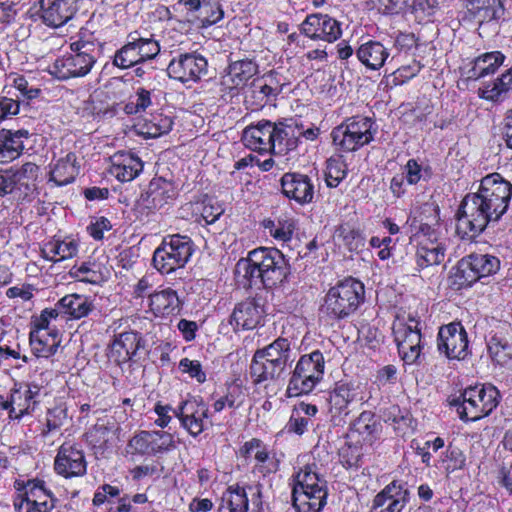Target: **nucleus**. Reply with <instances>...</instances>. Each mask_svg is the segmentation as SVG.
<instances>
[{"label": "nucleus", "mask_w": 512, "mask_h": 512, "mask_svg": "<svg viewBox=\"0 0 512 512\" xmlns=\"http://www.w3.org/2000/svg\"><path fill=\"white\" fill-rule=\"evenodd\" d=\"M512 184L499 173L482 178L479 189L467 194L457 212L456 230L462 237L480 234L490 221H498L507 211Z\"/></svg>", "instance_id": "nucleus-1"}, {"label": "nucleus", "mask_w": 512, "mask_h": 512, "mask_svg": "<svg viewBox=\"0 0 512 512\" xmlns=\"http://www.w3.org/2000/svg\"><path fill=\"white\" fill-rule=\"evenodd\" d=\"M326 498L325 481L319 478L315 465H306L295 475L292 500L297 512H319Z\"/></svg>", "instance_id": "nucleus-2"}, {"label": "nucleus", "mask_w": 512, "mask_h": 512, "mask_svg": "<svg viewBox=\"0 0 512 512\" xmlns=\"http://www.w3.org/2000/svg\"><path fill=\"white\" fill-rule=\"evenodd\" d=\"M364 298V284L353 277H347L329 289L323 311L333 319H345L358 309Z\"/></svg>", "instance_id": "nucleus-3"}, {"label": "nucleus", "mask_w": 512, "mask_h": 512, "mask_svg": "<svg viewBox=\"0 0 512 512\" xmlns=\"http://www.w3.org/2000/svg\"><path fill=\"white\" fill-rule=\"evenodd\" d=\"M499 392L494 386L475 385L467 387L451 405L461 420L477 421L488 416L498 405Z\"/></svg>", "instance_id": "nucleus-4"}, {"label": "nucleus", "mask_w": 512, "mask_h": 512, "mask_svg": "<svg viewBox=\"0 0 512 512\" xmlns=\"http://www.w3.org/2000/svg\"><path fill=\"white\" fill-rule=\"evenodd\" d=\"M71 53L57 59L51 74L60 80L84 77L96 63V46L93 42L78 40L70 44Z\"/></svg>", "instance_id": "nucleus-5"}, {"label": "nucleus", "mask_w": 512, "mask_h": 512, "mask_svg": "<svg viewBox=\"0 0 512 512\" xmlns=\"http://www.w3.org/2000/svg\"><path fill=\"white\" fill-rule=\"evenodd\" d=\"M324 374V357L320 351L303 355L296 364L287 387L289 397L310 393Z\"/></svg>", "instance_id": "nucleus-6"}, {"label": "nucleus", "mask_w": 512, "mask_h": 512, "mask_svg": "<svg viewBox=\"0 0 512 512\" xmlns=\"http://www.w3.org/2000/svg\"><path fill=\"white\" fill-rule=\"evenodd\" d=\"M372 126L368 117H351L332 130L333 144L344 152L356 151L373 140Z\"/></svg>", "instance_id": "nucleus-7"}, {"label": "nucleus", "mask_w": 512, "mask_h": 512, "mask_svg": "<svg viewBox=\"0 0 512 512\" xmlns=\"http://www.w3.org/2000/svg\"><path fill=\"white\" fill-rule=\"evenodd\" d=\"M38 171V166L31 162L0 170V197L11 195L14 200H25L35 190Z\"/></svg>", "instance_id": "nucleus-8"}, {"label": "nucleus", "mask_w": 512, "mask_h": 512, "mask_svg": "<svg viewBox=\"0 0 512 512\" xmlns=\"http://www.w3.org/2000/svg\"><path fill=\"white\" fill-rule=\"evenodd\" d=\"M499 258H461L449 276V285L454 290L470 287L482 277L497 272Z\"/></svg>", "instance_id": "nucleus-9"}, {"label": "nucleus", "mask_w": 512, "mask_h": 512, "mask_svg": "<svg viewBox=\"0 0 512 512\" xmlns=\"http://www.w3.org/2000/svg\"><path fill=\"white\" fill-rule=\"evenodd\" d=\"M259 510L262 505V485H231L223 493L219 512H247L249 506Z\"/></svg>", "instance_id": "nucleus-10"}, {"label": "nucleus", "mask_w": 512, "mask_h": 512, "mask_svg": "<svg viewBox=\"0 0 512 512\" xmlns=\"http://www.w3.org/2000/svg\"><path fill=\"white\" fill-rule=\"evenodd\" d=\"M398 352L406 364H413L420 357L421 332L419 321L409 317L408 322L398 321L393 327Z\"/></svg>", "instance_id": "nucleus-11"}, {"label": "nucleus", "mask_w": 512, "mask_h": 512, "mask_svg": "<svg viewBox=\"0 0 512 512\" xmlns=\"http://www.w3.org/2000/svg\"><path fill=\"white\" fill-rule=\"evenodd\" d=\"M438 350L450 360H464L469 354L468 335L460 322H452L440 327Z\"/></svg>", "instance_id": "nucleus-12"}, {"label": "nucleus", "mask_w": 512, "mask_h": 512, "mask_svg": "<svg viewBox=\"0 0 512 512\" xmlns=\"http://www.w3.org/2000/svg\"><path fill=\"white\" fill-rule=\"evenodd\" d=\"M208 62L199 53H183L174 57L168 67L170 78L181 83L197 82L207 73Z\"/></svg>", "instance_id": "nucleus-13"}, {"label": "nucleus", "mask_w": 512, "mask_h": 512, "mask_svg": "<svg viewBox=\"0 0 512 512\" xmlns=\"http://www.w3.org/2000/svg\"><path fill=\"white\" fill-rule=\"evenodd\" d=\"M54 469L57 474L65 478L83 476L86 473L87 463L80 445L64 442L55 457Z\"/></svg>", "instance_id": "nucleus-14"}, {"label": "nucleus", "mask_w": 512, "mask_h": 512, "mask_svg": "<svg viewBox=\"0 0 512 512\" xmlns=\"http://www.w3.org/2000/svg\"><path fill=\"white\" fill-rule=\"evenodd\" d=\"M208 412L207 405L197 397H190L182 401L178 408L173 410L175 416L180 420L181 426L193 437L204 431Z\"/></svg>", "instance_id": "nucleus-15"}, {"label": "nucleus", "mask_w": 512, "mask_h": 512, "mask_svg": "<svg viewBox=\"0 0 512 512\" xmlns=\"http://www.w3.org/2000/svg\"><path fill=\"white\" fill-rule=\"evenodd\" d=\"M300 31L313 40L334 42L342 35L341 24L327 14H311L300 25Z\"/></svg>", "instance_id": "nucleus-16"}, {"label": "nucleus", "mask_w": 512, "mask_h": 512, "mask_svg": "<svg viewBox=\"0 0 512 512\" xmlns=\"http://www.w3.org/2000/svg\"><path fill=\"white\" fill-rule=\"evenodd\" d=\"M283 194L300 205L313 201L315 190L312 180L304 174L285 173L281 178Z\"/></svg>", "instance_id": "nucleus-17"}, {"label": "nucleus", "mask_w": 512, "mask_h": 512, "mask_svg": "<svg viewBox=\"0 0 512 512\" xmlns=\"http://www.w3.org/2000/svg\"><path fill=\"white\" fill-rule=\"evenodd\" d=\"M256 72L257 65L251 60L244 59L231 63L220 81L223 96L244 86Z\"/></svg>", "instance_id": "nucleus-18"}, {"label": "nucleus", "mask_w": 512, "mask_h": 512, "mask_svg": "<svg viewBox=\"0 0 512 512\" xmlns=\"http://www.w3.org/2000/svg\"><path fill=\"white\" fill-rule=\"evenodd\" d=\"M408 498L409 492L392 482L375 496L371 512H401Z\"/></svg>", "instance_id": "nucleus-19"}, {"label": "nucleus", "mask_w": 512, "mask_h": 512, "mask_svg": "<svg viewBox=\"0 0 512 512\" xmlns=\"http://www.w3.org/2000/svg\"><path fill=\"white\" fill-rule=\"evenodd\" d=\"M275 131V123L261 120L246 127L242 133L243 144L253 151L270 152L271 139Z\"/></svg>", "instance_id": "nucleus-20"}, {"label": "nucleus", "mask_w": 512, "mask_h": 512, "mask_svg": "<svg viewBox=\"0 0 512 512\" xmlns=\"http://www.w3.org/2000/svg\"><path fill=\"white\" fill-rule=\"evenodd\" d=\"M264 313L261 298H248L234 308L231 323H235L237 328L244 330L254 329L260 323Z\"/></svg>", "instance_id": "nucleus-21"}, {"label": "nucleus", "mask_w": 512, "mask_h": 512, "mask_svg": "<svg viewBox=\"0 0 512 512\" xmlns=\"http://www.w3.org/2000/svg\"><path fill=\"white\" fill-rule=\"evenodd\" d=\"M291 362L278 359L260 360L253 357L250 364V375L255 384L263 382H277L283 380L286 368Z\"/></svg>", "instance_id": "nucleus-22"}, {"label": "nucleus", "mask_w": 512, "mask_h": 512, "mask_svg": "<svg viewBox=\"0 0 512 512\" xmlns=\"http://www.w3.org/2000/svg\"><path fill=\"white\" fill-rule=\"evenodd\" d=\"M76 0H41V17L51 27H60L76 12Z\"/></svg>", "instance_id": "nucleus-23"}, {"label": "nucleus", "mask_w": 512, "mask_h": 512, "mask_svg": "<svg viewBox=\"0 0 512 512\" xmlns=\"http://www.w3.org/2000/svg\"><path fill=\"white\" fill-rule=\"evenodd\" d=\"M26 129L0 130V163H8L18 158L24 150V139H28Z\"/></svg>", "instance_id": "nucleus-24"}, {"label": "nucleus", "mask_w": 512, "mask_h": 512, "mask_svg": "<svg viewBox=\"0 0 512 512\" xmlns=\"http://www.w3.org/2000/svg\"><path fill=\"white\" fill-rule=\"evenodd\" d=\"M173 197L174 189L168 181L161 178L153 179L149 183L147 191L141 194L140 204L147 210H157Z\"/></svg>", "instance_id": "nucleus-25"}, {"label": "nucleus", "mask_w": 512, "mask_h": 512, "mask_svg": "<svg viewBox=\"0 0 512 512\" xmlns=\"http://www.w3.org/2000/svg\"><path fill=\"white\" fill-rule=\"evenodd\" d=\"M143 170V162L131 153H117L112 157L110 173L121 182L135 179Z\"/></svg>", "instance_id": "nucleus-26"}, {"label": "nucleus", "mask_w": 512, "mask_h": 512, "mask_svg": "<svg viewBox=\"0 0 512 512\" xmlns=\"http://www.w3.org/2000/svg\"><path fill=\"white\" fill-rule=\"evenodd\" d=\"M505 55L500 51L486 52L472 61V66L466 72L467 79L478 80L494 74L503 65Z\"/></svg>", "instance_id": "nucleus-27"}, {"label": "nucleus", "mask_w": 512, "mask_h": 512, "mask_svg": "<svg viewBox=\"0 0 512 512\" xmlns=\"http://www.w3.org/2000/svg\"><path fill=\"white\" fill-rule=\"evenodd\" d=\"M296 128L292 125H285L282 122L275 123V131L271 139L272 154H286L287 152L295 149L298 145V136L296 135Z\"/></svg>", "instance_id": "nucleus-28"}, {"label": "nucleus", "mask_w": 512, "mask_h": 512, "mask_svg": "<svg viewBox=\"0 0 512 512\" xmlns=\"http://www.w3.org/2000/svg\"><path fill=\"white\" fill-rule=\"evenodd\" d=\"M356 54L359 61L371 70L380 69L389 57L388 49L378 41L362 44Z\"/></svg>", "instance_id": "nucleus-29"}, {"label": "nucleus", "mask_w": 512, "mask_h": 512, "mask_svg": "<svg viewBox=\"0 0 512 512\" xmlns=\"http://www.w3.org/2000/svg\"><path fill=\"white\" fill-rule=\"evenodd\" d=\"M140 347L141 337L137 333L124 332L113 341L111 354L118 362H126L136 355Z\"/></svg>", "instance_id": "nucleus-30"}, {"label": "nucleus", "mask_w": 512, "mask_h": 512, "mask_svg": "<svg viewBox=\"0 0 512 512\" xmlns=\"http://www.w3.org/2000/svg\"><path fill=\"white\" fill-rule=\"evenodd\" d=\"M60 336L57 330H31L30 343L37 356L50 357L54 355L60 345Z\"/></svg>", "instance_id": "nucleus-31"}, {"label": "nucleus", "mask_w": 512, "mask_h": 512, "mask_svg": "<svg viewBox=\"0 0 512 512\" xmlns=\"http://www.w3.org/2000/svg\"><path fill=\"white\" fill-rule=\"evenodd\" d=\"M76 155L72 152L59 158L50 171V180L57 186H64L74 181L79 173V167L76 164Z\"/></svg>", "instance_id": "nucleus-32"}, {"label": "nucleus", "mask_w": 512, "mask_h": 512, "mask_svg": "<svg viewBox=\"0 0 512 512\" xmlns=\"http://www.w3.org/2000/svg\"><path fill=\"white\" fill-rule=\"evenodd\" d=\"M355 395L351 384H337L329 395V412L332 418L347 416L349 414L348 405L354 400Z\"/></svg>", "instance_id": "nucleus-33"}, {"label": "nucleus", "mask_w": 512, "mask_h": 512, "mask_svg": "<svg viewBox=\"0 0 512 512\" xmlns=\"http://www.w3.org/2000/svg\"><path fill=\"white\" fill-rule=\"evenodd\" d=\"M286 258H263L261 284L273 287L283 282L287 275Z\"/></svg>", "instance_id": "nucleus-34"}, {"label": "nucleus", "mask_w": 512, "mask_h": 512, "mask_svg": "<svg viewBox=\"0 0 512 512\" xmlns=\"http://www.w3.org/2000/svg\"><path fill=\"white\" fill-rule=\"evenodd\" d=\"M164 252L166 256H192L193 242L187 236L170 235L163 239L162 244L154 251L153 256Z\"/></svg>", "instance_id": "nucleus-35"}, {"label": "nucleus", "mask_w": 512, "mask_h": 512, "mask_svg": "<svg viewBox=\"0 0 512 512\" xmlns=\"http://www.w3.org/2000/svg\"><path fill=\"white\" fill-rule=\"evenodd\" d=\"M149 301L150 308L155 314L170 315L179 310L180 301L172 289L149 294Z\"/></svg>", "instance_id": "nucleus-36"}, {"label": "nucleus", "mask_w": 512, "mask_h": 512, "mask_svg": "<svg viewBox=\"0 0 512 512\" xmlns=\"http://www.w3.org/2000/svg\"><path fill=\"white\" fill-rule=\"evenodd\" d=\"M253 357L259 358L260 360L278 359L286 362H293V351L291 343L288 339L279 337L274 340L271 344L257 349Z\"/></svg>", "instance_id": "nucleus-37"}, {"label": "nucleus", "mask_w": 512, "mask_h": 512, "mask_svg": "<svg viewBox=\"0 0 512 512\" xmlns=\"http://www.w3.org/2000/svg\"><path fill=\"white\" fill-rule=\"evenodd\" d=\"M57 307L72 318L80 319L87 316L92 308V302L84 295H66L59 300Z\"/></svg>", "instance_id": "nucleus-38"}, {"label": "nucleus", "mask_w": 512, "mask_h": 512, "mask_svg": "<svg viewBox=\"0 0 512 512\" xmlns=\"http://www.w3.org/2000/svg\"><path fill=\"white\" fill-rule=\"evenodd\" d=\"M253 449H256L254 454L255 460L261 464L260 471L262 473L276 472L277 464L270 459L266 448L263 446L259 439H252L246 442L241 448V453L245 457H250L253 454Z\"/></svg>", "instance_id": "nucleus-39"}, {"label": "nucleus", "mask_w": 512, "mask_h": 512, "mask_svg": "<svg viewBox=\"0 0 512 512\" xmlns=\"http://www.w3.org/2000/svg\"><path fill=\"white\" fill-rule=\"evenodd\" d=\"M262 262L252 261V258H239L235 265V275L244 286L261 283Z\"/></svg>", "instance_id": "nucleus-40"}, {"label": "nucleus", "mask_w": 512, "mask_h": 512, "mask_svg": "<svg viewBox=\"0 0 512 512\" xmlns=\"http://www.w3.org/2000/svg\"><path fill=\"white\" fill-rule=\"evenodd\" d=\"M282 91V85L276 81L274 75H265L261 80L253 83L254 97L260 102H267L275 98Z\"/></svg>", "instance_id": "nucleus-41"}, {"label": "nucleus", "mask_w": 512, "mask_h": 512, "mask_svg": "<svg viewBox=\"0 0 512 512\" xmlns=\"http://www.w3.org/2000/svg\"><path fill=\"white\" fill-rule=\"evenodd\" d=\"M131 39L124 46H122L114 55L113 64L121 69H128L138 63H141L136 43L132 34L129 35Z\"/></svg>", "instance_id": "nucleus-42"}, {"label": "nucleus", "mask_w": 512, "mask_h": 512, "mask_svg": "<svg viewBox=\"0 0 512 512\" xmlns=\"http://www.w3.org/2000/svg\"><path fill=\"white\" fill-rule=\"evenodd\" d=\"M380 424L370 411L362 412L353 422L352 430L363 436L364 440L371 441L379 431Z\"/></svg>", "instance_id": "nucleus-43"}, {"label": "nucleus", "mask_w": 512, "mask_h": 512, "mask_svg": "<svg viewBox=\"0 0 512 512\" xmlns=\"http://www.w3.org/2000/svg\"><path fill=\"white\" fill-rule=\"evenodd\" d=\"M488 348L494 361L504 366L512 359V345L503 337H491Z\"/></svg>", "instance_id": "nucleus-44"}, {"label": "nucleus", "mask_w": 512, "mask_h": 512, "mask_svg": "<svg viewBox=\"0 0 512 512\" xmlns=\"http://www.w3.org/2000/svg\"><path fill=\"white\" fill-rule=\"evenodd\" d=\"M245 400V394L243 389L237 385H230L227 389V393L215 401L213 408L215 412L222 411L226 406L229 408L240 407Z\"/></svg>", "instance_id": "nucleus-45"}, {"label": "nucleus", "mask_w": 512, "mask_h": 512, "mask_svg": "<svg viewBox=\"0 0 512 512\" xmlns=\"http://www.w3.org/2000/svg\"><path fill=\"white\" fill-rule=\"evenodd\" d=\"M22 495L29 497L33 502L43 503V505L54 504V498L51 492L45 489L43 481L29 480L24 486Z\"/></svg>", "instance_id": "nucleus-46"}, {"label": "nucleus", "mask_w": 512, "mask_h": 512, "mask_svg": "<svg viewBox=\"0 0 512 512\" xmlns=\"http://www.w3.org/2000/svg\"><path fill=\"white\" fill-rule=\"evenodd\" d=\"M151 454L155 455L172 450L175 447L174 438L170 433L163 431H148Z\"/></svg>", "instance_id": "nucleus-47"}, {"label": "nucleus", "mask_w": 512, "mask_h": 512, "mask_svg": "<svg viewBox=\"0 0 512 512\" xmlns=\"http://www.w3.org/2000/svg\"><path fill=\"white\" fill-rule=\"evenodd\" d=\"M465 462L466 457L463 451L459 447L453 445H449L447 447L444 456L441 458V463L447 472L462 469L465 466Z\"/></svg>", "instance_id": "nucleus-48"}, {"label": "nucleus", "mask_w": 512, "mask_h": 512, "mask_svg": "<svg viewBox=\"0 0 512 512\" xmlns=\"http://www.w3.org/2000/svg\"><path fill=\"white\" fill-rule=\"evenodd\" d=\"M134 42L136 43V47L138 50L139 57L141 58V62L153 59L160 52V46L158 42L152 38L134 37Z\"/></svg>", "instance_id": "nucleus-49"}, {"label": "nucleus", "mask_w": 512, "mask_h": 512, "mask_svg": "<svg viewBox=\"0 0 512 512\" xmlns=\"http://www.w3.org/2000/svg\"><path fill=\"white\" fill-rule=\"evenodd\" d=\"M55 504H44L33 502L29 497L18 495L14 500V507L18 512H50Z\"/></svg>", "instance_id": "nucleus-50"}, {"label": "nucleus", "mask_w": 512, "mask_h": 512, "mask_svg": "<svg viewBox=\"0 0 512 512\" xmlns=\"http://www.w3.org/2000/svg\"><path fill=\"white\" fill-rule=\"evenodd\" d=\"M8 79L10 81V85L17 89L23 98L31 100L39 96L40 89L31 86L24 76L10 75Z\"/></svg>", "instance_id": "nucleus-51"}, {"label": "nucleus", "mask_w": 512, "mask_h": 512, "mask_svg": "<svg viewBox=\"0 0 512 512\" xmlns=\"http://www.w3.org/2000/svg\"><path fill=\"white\" fill-rule=\"evenodd\" d=\"M152 264L161 274H170L177 268L183 267L188 258H151Z\"/></svg>", "instance_id": "nucleus-52"}, {"label": "nucleus", "mask_w": 512, "mask_h": 512, "mask_svg": "<svg viewBox=\"0 0 512 512\" xmlns=\"http://www.w3.org/2000/svg\"><path fill=\"white\" fill-rule=\"evenodd\" d=\"M479 12L486 20H496L502 17L504 8L500 0H481Z\"/></svg>", "instance_id": "nucleus-53"}, {"label": "nucleus", "mask_w": 512, "mask_h": 512, "mask_svg": "<svg viewBox=\"0 0 512 512\" xmlns=\"http://www.w3.org/2000/svg\"><path fill=\"white\" fill-rule=\"evenodd\" d=\"M128 447L133 454L152 455L150 450V438L148 431H141L135 435L128 443Z\"/></svg>", "instance_id": "nucleus-54"}, {"label": "nucleus", "mask_w": 512, "mask_h": 512, "mask_svg": "<svg viewBox=\"0 0 512 512\" xmlns=\"http://www.w3.org/2000/svg\"><path fill=\"white\" fill-rule=\"evenodd\" d=\"M179 369L183 373L189 374L191 378H195L199 383H204L206 380V374L202 370L200 362L197 360L183 358L179 362Z\"/></svg>", "instance_id": "nucleus-55"}, {"label": "nucleus", "mask_w": 512, "mask_h": 512, "mask_svg": "<svg viewBox=\"0 0 512 512\" xmlns=\"http://www.w3.org/2000/svg\"><path fill=\"white\" fill-rule=\"evenodd\" d=\"M339 457L340 462L345 468L357 467L360 461L359 449L351 445H346L340 449Z\"/></svg>", "instance_id": "nucleus-56"}, {"label": "nucleus", "mask_w": 512, "mask_h": 512, "mask_svg": "<svg viewBox=\"0 0 512 512\" xmlns=\"http://www.w3.org/2000/svg\"><path fill=\"white\" fill-rule=\"evenodd\" d=\"M201 14L204 15L201 19L202 25L206 27L219 22L223 18L224 12L220 5L204 4Z\"/></svg>", "instance_id": "nucleus-57"}, {"label": "nucleus", "mask_w": 512, "mask_h": 512, "mask_svg": "<svg viewBox=\"0 0 512 512\" xmlns=\"http://www.w3.org/2000/svg\"><path fill=\"white\" fill-rule=\"evenodd\" d=\"M224 212L223 207L216 203H212L211 200L204 202L201 216L205 220L206 224L214 223Z\"/></svg>", "instance_id": "nucleus-58"}, {"label": "nucleus", "mask_w": 512, "mask_h": 512, "mask_svg": "<svg viewBox=\"0 0 512 512\" xmlns=\"http://www.w3.org/2000/svg\"><path fill=\"white\" fill-rule=\"evenodd\" d=\"M19 108L20 104L18 100L0 96V122L7 117L17 115Z\"/></svg>", "instance_id": "nucleus-59"}, {"label": "nucleus", "mask_w": 512, "mask_h": 512, "mask_svg": "<svg viewBox=\"0 0 512 512\" xmlns=\"http://www.w3.org/2000/svg\"><path fill=\"white\" fill-rule=\"evenodd\" d=\"M267 228H270V234L277 240H281L286 242L291 239L293 233V226L289 223H280L278 227H274L272 221H268L266 225Z\"/></svg>", "instance_id": "nucleus-60"}, {"label": "nucleus", "mask_w": 512, "mask_h": 512, "mask_svg": "<svg viewBox=\"0 0 512 512\" xmlns=\"http://www.w3.org/2000/svg\"><path fill=\"white\" fill-rule=\"evenodd\" d=\"M111 229L110 221L105 217H99L95 220V222H92L88 227L87 230L89 234L95 239V240H101L103 238L104 231H108Z\"/></svg>", "instance_id": "nucleus-61"}, {"label": "nucleus", "mask_w": 512, "mask_h": 512, "mask_svg": "<svg viewBox=\"0 0 512 512\" xmlns=\"http://www.w3.org/2000/svg\"><path fill=\"white\" fill-rule=\"evenodd\" d=\"M119 493V489L115 486L109 484L102 485L94 494L93 504L96 506L101 505L107 501L109 497H116Z\"/></svg>", "instance_id": "nucleus-62"}, {"label": "nucleus", "mask_w": 512, "mask_h": 512, "mask_svg": "<svg viewBox=\"0 0 512 512\" xmlns=\"http://www.w3.org/2000/svg\"><path fill=\"white\" fill-rule=\"evenodd\" d=\"M422 168L415 159H409L405 165V175L407 183L410 185L417 184L421 177Z\"/></svg>", "instance_id": "nucleus-63"}, {"label": "nucleus", "mask_w": 512, "mask_h": 512, "mask_svg": "<svg viewBox=\"0 0 512 512\" xmlns=\"http://www.w3.org/2000/svg\"><path fill=\"white\" fill-rule=\"evenodd\" d=\"M346 172L337 163H329L326 173V183L329 187H337L344 179Z\"/></svg>", "instance_id": "nucleus-64"}]
</instances>
